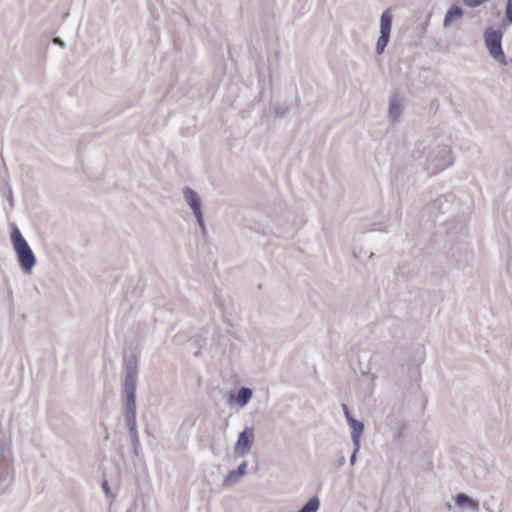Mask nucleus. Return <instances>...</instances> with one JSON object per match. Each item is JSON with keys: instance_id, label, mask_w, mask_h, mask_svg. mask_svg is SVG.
Here are the masks:
<instances>
[{"instance_id": "1", "label": "nucleus", "mask_w": 512, "mask_h": 512, "mask_svg": "<svg viewBox=\"0 0 512 512\" xmlns=\"http://www.w3.org/2000/svg\"><path fill=\"white\" fill-rule=\"evenodd\" d=\"M138 376V361L135 355L125 359V380L123 385V414L136 415V385Z\"/></svg>"}, {"instance_id": "2", "label": "nucleus", "mask_w": 512, "mask_h": 512, "mask_svg": "<svg viewBox=\"0 0 512 512\" xmlns=\"http://www.w3.org/2000/svg\"><path fill=\"white\" fill-rule=\"evenodd\" d=\"M10 239L17 255L19 266L24 272L31 273L36 265V257L17 226L13 227Z\"/></svg>"}, {"instance_id": "3", "label": "nucleus", "mask_w": 512, "mask_h": 512, "mask_svg": "<svg viewBox=\"0 0 512 512\" xmlns=\"http://www.w3.org/2000/svg\"><path fill=\"white\" fill-rule=\"evenodd\" d=\"M502 36L501 30L492 27L487 28L484 32L485 45L489 54L500 64L507 65L506 56L502 49Z\"/></svg>"}, {"instance_id": "4", "label": "nucleus", "mask_w": 512, "mask_h": 512, "mask_svg": "<svg viewBox=\"0 0 512 512\" xmlns=\"http://www.w3.org/2000/svg\"><path fill=\"white\" fill-rule=\"evenodd\" d=\"M428 161V169L434 174L446 169L453 163L451 151L447 146L438 147L437 150L430 153Z\"/></svg>"}, {"instance_id": "5", "label": "nucleus", "mask_w": 512, "mask_h": 512, "mask_svg": "<svg viewBox=\"0 0 512 512\" xmlns=\"http://www.w3.org/2000/svg\"><path fill=\"white\" fill-rule=\"evenodd\" d=\"M255 441L254 428L247 426L238 434L237 441L234 446L235 457H244L250 451Z\"/></svg>"}, {"instance_id": "6", "label": "nucleus", "mask_w": 512, "mask_h": 512, "mask_svg": "<svg viewBox=\"0 0 512 512\" xmlns=\"http://www.w3.org/2000/svg\"><path fill=\"white\" fill-rule=\"evenodd\" d=\"M183 198L189 208L192 210L195 218L200 220L202 214V203L197 192L186 186L183 188Z\"/></svg>"}, {"instance_id": "7", "label": "nucleus", "mask_w": 512, "mask_h": 512, "mask_svg": "<svg viewBox=\"0 0 512 512\" xmlns=\"http://www.w3.org/2000/svg\"><path fill=\"white\" fill-rule=\"evenodd\" d=\"M403 109L404 106L399 94H393L389 97L387 117L393 125L398 123Z\"/></svg>"}, {"instance_id": "8", "label": "nucleus", "mask_w": 512, "mask_h": 512, "mask_svg": "<svg viewBox=\"0 0 512 512\" xmlns=\"http://www.w3.org/2000/svg\"><path fill=\"white\" fill-rule=\"evenodd\" d=\"M248 462L243 461L236 470L230 471L222 482L223 487H229L237 483L246 474Z\"/></svg>"}, {"instance_id": "9", "label": "nucleus", "mask_w": 512, "mask_h": 512, "mask_svg": "<svg viewBox=\"0 0 512 512\" xmlns=\"http://www.w3.org/2000/svg\"><path fill=\"white\" fill-rule=\"evenodd\" d=\"M348 425L351 428V440L353 446L360 448V436L364 431V424L353 417H348Z\"/></svg>"}, {"instance_id": "10", "label": "nucleus", "mask_w": 512, "mask_h": 512, "mask_svg": "<svg viewBox=\"0 0 512 512\" xmlns=\"http://www.w3.org/2000/svg\"><path fill=\"white\" fill-rule=\"evenodd\" d=\"M457 507H467L469 510L475 512L479 510V502L476 499L469 497L465 493H458L453 497Z\"/></svg>"}, {"instance_id": "11", "label": "nucleus", "mask_w": 512, "mask_h": 512, "mask_svg": "<svg viewBox=\"0 0 512 512\" xmlns=\"http://www.w3.org/2000/svg\"><path fill=\"white\" fill-rule=\"evenodd\" d=\"M408 429H409V424L405 420H403V419L398 420L396 423V426L393 429V434H392L393 442L399 446H402L403 442L407 436Z\"/></svg>"}, {"instance_id": "12", "label": "nucleus", "mask_w": 512, "mask_h": 512, "mask_svg": "<svg viewBox=\"0 0 512 512\" xmlns=\"http://www.w3.org/2000/svg\"><path fill=\"white\" fill-rule=\"evenodd\" d=\"M463 10L460 6L453 4L446 12L443 26L448 28L452 25L454 21L459 20L463 16Z\"/></svg>"}, {"instance_id": "13", "label": "nucleus", "mask_w": 512, "mask_h": 512, "mask_svg": "<svg viewBox=\"0 0 512 512\" xmlns=\"http://www.w3.org/2000/svg\"><path fill=\"white\" fill-rule=\"evenodd\" d=\"M393 15L390 9H386L380 18V34H387L390 36L392 29Z\"/></svg>"}, {"instance_id": "14", "label": "nucleus", "mask_w": 512, "mask_h": 512, "mask_svg": "<svg viewBox=\"0 0 512 512\" xmlns=\"http://www.w3.org/2000/svg\"><path fill=\"white\" fill-rule=\"evenodd\" d=\"M252 395H253V392L250 388L241 387L237 391L235 401L240 407H244L249 403L250 399L252 398Z\"/></svg>"}, {"instance_id": "15", "label": "nucleus", "mask_w": 512, "mask_h": 512, "mask_svg": "<svg viewBox=\"0 0 512 512\" xmlns=\"http://www.w3.org/2000/svg\"><path fill=\"white\" fill-rule=\"evenodd\" d=\"M389 41H390V36H388L387 34H380V36L377 40V43H376V48H375L377 55H381L384 52Z\"/></svg>"}, {"instance_id": "16", "label": "nucleus", "mask_w": 512, "mask_h": 512, "mask_svg": "<svg viewBox=\"0 0 512 512\" xmlns=\"http://www.w3.org/2000/svg\"><path fill=\"white\" fill-rule=\"evenodd\" d=\"M124 420L127 428L137 426L136 415L124 416Z\"/></svg>"}, {"instance_id": "17", "label": "nucleus", "mask_w": 512, "mask_h": 512, "mask_svg": "<svg viewBox=\"0 0 512 512\" xmlns=\"http://www.w3.org/2000/svg\"><path fill=\"white\" fill-rule=\"evenodd\" d=\"M487 1L488 0H463L464 4L471 8L478 7Z\"/></svg>"}, {"instance_id": "18", "label": "nucleus", "mask_w": 512, "mask_h": 512, "mask_svg": "<svg viewBox=\"0 0 512 512\" xmlns=\"http://www.w3.org/2000/svg\"><path fill=\"white\" fill-rule=\"evenodd\" d=\"M505 15L507 21L512 23V0H507Z\"/></svg>"}, {"instance_id": "19", "label": "nucleus", "mask_w": 512, "mask_h": 512, "mask_svg": "<svg viewBox=\"0 0 512 512\" xmlns=\"http://www.w3.org/2000/svg\"><path fill=\"white\" fill-rule=\"evenodd\" d=\"M130 439H131V443H132V446H133V449H134V453L136 455H138V448L140 446L139 436L138 435H134V436L130 437Z\"/></svg>"}, {"instance_id": "20", "label": "nucleus", "mask_w": 512, "mask_h": 512, "mask_svg": "<svg viewBox=\"0 0 512 512\" xmlns=\"http://www.w3.org/2000/svg\"><path fill=\"white\" fill-rule=\"evenodd\" d=\"M197 221V224L199 225V228L202 232V234L204 235L206 233V226H205V223H204V219H203V213L201 214V219H196Z\"/></svg>"}, {"instance_id": "21", "label": "nucleus", "mask_w": 512, "mask_h": 512, "mask_svg": "<svg viewBox=\"0 0 512 512\" xmlns=\"http://www.w3.org/2000/svg\"><path fill=\"white\" fill-rule=\"evenodd\" d=\"M288 111V108H284V107H275L274 109V113L277 115V116H284Z\"/></svg>"}, {"instance_id": "22", "label": "nucleus", "mask_w": 512, "mask_h": 512, "mask_svg": "<svg viewBox=\"0 0 512 512\" xmlns=\"http://www.w3.org/2000/svg\"><path fill=\"white\" fill-rule=\"evenodd\" d=\"M353 447H354V449H353V452H352V454H351V456H350V464H351V465H354V464H355V462H356V457H357V453H358V452H359V450H360V448H357V449H356V446H353Z\"/></svg>"}, {"instance_id": "23", "label": "nucleus", "mask_w": 512, "mask_h": 512, "mask_svg": "<svg viewBox=\"0 0 512 512\" xmlns=\"http://www.w3.org/2000/svg\"><path fill=\"white\" fill-rule=\"evenodd\" d=\"M53 43L58 45V46H60V47H62V48L65 47L64 41L61 38H59V37L53 38Z\"/></svg>"}, {"instance_id": "24", "label": "nucleus", "mask_w": 512, "mask_h": 512, "mask_svg": "<svg viewBox=\"0 0 512 512\" xmlns=\"http://www.w3.org/2000/svg\"><path fill=\"white\" fill-rule=\"evenodd\" d=\"M342 409H343L345 418L348 421V417H352L350 412H349L348 406L346 404H342Z\"/></svg>"}, {"instance_id": "25", "label": "nucleus", "mask_w": 512, "mask_h": 512, "mask_svg": "<svg viewBox=\"0 0 512 512\" xmlns=\"http://www.w3.org/2000/svg\"><path fill=\"white\" fill-rule=\"evenodd\" d=\"M128 431H129V435L130 437L134 436V435H138V431H137V426L135 427H129L127 428Z\"/></svg>"}, {"instance_id": "26", "label": "nucleus", "mask_w": 512, "mask_h": 512, "mask_svg": "<svg viewBox=\"0 0 512 512\" xmlns=\"http://www.w3.org/2000/svg\"><path fill=\"white\" fill-rule=\"evenodd\" d=\"M102 489L104 490V492H105L106 494H108V493H109V486H108L107 481H104V482L102 483Z\"/></svg>"}, {"instance_id": "27", "label": "nucleus", "mask_w": 512, "mask_h": 512, "mask_svg": "<svg viewBox=\"0 0 512 512\" xmlns=\"http://www.w3.org/2000/svg\"><path fill=\"white\" fill-rule=\"evenodd\" d=\"M345 463V457L341 456L339 459V465H343Z\"/></svg>"}, {"instance_id": "28", "label": "nucleus", "mask_w": 512, "mask_h": 512, "mask_svg": "<svg viewBox=\"0 0 512 512\" xmlns=\"http://www.w3.org/2000/svg\"><path fill=\"white\" fill-rule=\"evenodd\" d=\"M486 510H487L488 512H494V511H493V510H491L490 508H486Z\"/></svg>"}, {"instance_id": "29", "label": "nucleus", "mask_w": 512, "mask_h": 512, "mask_svg": "<svg viewBox=\"0 0 512 512\" xmlns=\"http://www.w3.org/2000/svg\"><path fill=\"white\" fill-rule=\"evenodd\" d=\"M126 512H133L132 510H127Z\"/></svg>"}]
</instances>
